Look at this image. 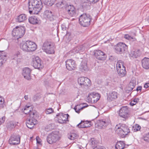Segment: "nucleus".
<instances>
[{"instance_id": "49", "label": "nucleus", "mask_w": 149, "mask_h": 149, "mask_svg": "<svg viewBox=\"0 0 149 149\" xmlns=\"http://www.w3.org/2000/svg\"><path fill=\"white\" fill-rule=\"evenodd\" d=\"M93 149H106V148L103 146H97L94 147Z\"/></svg>"}, {"instance_id": "26", "label": "nucleus", "mask_w": 149, "mask_h": 149, "mask_svg": "<svg viewBox=\"0 0 149 149\" xmlns=\"http://www.w3.org/2000/svg\"><path fill=\"white\" fill-rule=\"evenodd\" d=\"M6 55L4 52H0V68L1 67L3 64L6 61Z\"/></svg>"}, {"instance_id": "34", "label": "nucleus", "mask_w": 149, "mask_h": 149, "mask_svg": "<svg viewBox=\"0 0 149 149\" xmlns=\"http://www.w3.org/2000/svg\"><path fill=\"white\" fill-rule=\"evenodd\" d=\"M27 19V16L25 14H22L19 15L17 17L18 21L19 22H24Z\"/></svg>"}, {"instance_id": "42", "label": "nucleus", "mask_w": 149, "mask_h": 149, "mask_svg": "<svg viewBox=\"0 0 149 149\" xmlns=\"http://www.w3.org/2000/svg\"><path fill=\"white\" fill-rule=\"evenodd\" d=\"M45 111L46 113L48 114H51L54 112V110L51 108L46 109Z\"/></svg>"}, {"instance_id": "3", "label": "nucleus", "mask_w": 149, "mask_h": 149, "mask_svg": "<svg viewBox=\"0 0 149 149\" xmlns=\"http://www.w3.org/2000/svg\"><path fill=\"white\" fill-rule=\"evenodd\" d=\"M115 129L116 133L122 137H125L130 132L128 126L125 124H119L116 125Z\"/></svg>"}, {"instance_id": "23", "label": "nucleus", "mask_w": 149, "mask_h": 149, "mask_svg": "<svg viewBox=\"0 0 149 149\" xmlns=\"http://www.w3.org/2000/svg\"><path fill=\"white\" fill-rule=\"evenodd\" d=\"M53 15L51 11L49 10H45L44 13V17L45 18L50 21L53 20Z\"/></svg>"}, {"instance_id": "21", "label": "nucleus", "mask_w": 149, "mask_h": 149, "mask_svg": "<svg viewBox=\"0 0 149 149\" xmlns=\"http://www.w3.org/2000/svg\"><path fill=\"white\" fill-rule=\"evenodd\" d=\"M91 122L81 121L80 123L77 125V126L79 128H84L89 127L91 126Z\"/></svg>"}, {"instance_id": "57", "label": "nucleus", "mask_w": 149, "mask_h": 149, "mask_svg": "<svg viewBox=\"0 0 149 149\" xmlns=\"http://www.w3.org/2000/svg\"><path fill=\"white\" fill-rule=\"evenodd\" d=\"M148 21H149V17H148Z\"/></svg>"}, {"instance_id": "31", "label": "nucleus", "mask_w": 149, "mask_h": 149, "mask_svg": "<svg viewBox=\"0 0 149 149\" xmlns=\"http://www.w3.org/2000/svg\"><path fill=\"white\" fill-rule=\"evenodd\" d=\"M141 54V52L140 50H136L131 52L130 55L133 58H136L140 56Z\"/></svg>"}, {"instance_id": "52", "label": "nucleus", "mask_w": 149, "mask_h": 149, "mask_svg": "<svg viewBox=\"0 0 149 149\" xmlns=\"http://www.w3.org/2000/svg\"><path fill=\"white\" fill-rule=\"evenodd\" d=\"M142 89V87L141 86H139L137 87L136 90L137 91H141Z\"/></svg>"}, {"instance_id": "16", "label": "nucleus", "mask_w": 149, "mask_h": 149, "mask_svg": "<svg viewBox=\"0 0 149 149\" xmlns=\"http://www.w3.org/2000/svg\"><path fill=\"white\" fill-rule=\"evenodd\" d=\"M94 55L96 58L101 60H104L106 55L104 53L100 50H96L94 52Z\"/></svg>"}, {"instance_id": "54", "label": "nucleus", "mask_w": 149, "mask_h": 149, "mask_svg": "<svg viewBox=\"0 0 149 149\" xmlns=\"http://www.w3.org/2000/svg\"><path fill=\"white\" fill-rule=\"evenodd\" d=\"M75 107H77V108L79 110H82L83 109V108H84V107H80V105H77L75 106Z\"/></svg>"}, {"instance_id": "38", "label": "nucleus", "mask_w": 149, "mask_h": 149, "mask_svg": "<svg viewBox=\"0 0 149 149\" xmlns=\"http://www.w3.org/2000/svg\"><path fill=\"white\" fill-rule=\"evenodd\" d=\"M141 126L138 124L135 125L133 127L132 130L134 132H136L140 130Z\"/></svg>"}, {"instance_id": "24", "label": "nucleus", "mask_w": 149, "mask_h": 149, "mask_svg": "<svg viewBox=\"0 0 149 149\" xmlns=\"http://www.w3.org/2000/svg\"><path fill=\"white\" fill-rule=\"evenodd\" d=\"M79 70L82 72H86L88 71V68L86 62L82 61L79 68Z\"/></svg>"}, {"instance_id": "11", "label": "nucleus", "mask_w": 149, "mask_h": 149, "mask_svg": "<svg viewBox=\"0 0 149 149\" xmlns=\"http://www.w3.org/2000/svg\"><path fill=\"white\" fill-rule=\"evenodd\" d=\"M115 52L119 54L124 53L127 49L126 44L123 42H119L114 46Z\"/></svg>"}, {"instance_id": "1", "label": "nucleus", "mask_w": 149, "mask_h": 149, "mask_svg": "<svg viewBox=\"0 0 149 149\" xmlns=\"http://www.w3.org/2000/svg\"><path fill=\"white\" fill-rule=\"evenodd\" d=\"M29 9L31 14H38L41 10L42 3L41 0H29Z\"/></svg>"}, {"instance_id": "18", "label": "nucleus", "mask_w": 149, "mask_h": 149, "mask_svg": "<svg viewBox=\"0 0 149 149\" xmlns=\"http://www.w3.org/2000/svg\"><path fill=\"white\" fill-rule=\"evenodd\" d=\"M58 116V122L60 123H66L68 121V118L69 115L68 114H63L62 113L56 115Z\"/></svg>"}, {"instance_id": "50", "label": "nucleus", "mask_w": 149, "mask_h": 149, "mask_svg": "<svg viewBox=\"0 0 149 149\" xmlns=\"http://www.w3.org/2000/svg\"><path fill=\"white\" fill-rule=\"evenodd\" d=\"M36 140L37 143H38L40 144L41 143V141H40V139L39 137H36Z\"/></svg>"}, {"instance_id": "39", "label": "nucleus", "mask_w": 149, "mask_h": 149, "mask_svg": "<svg viewBox=\"0 0 149 149\" xmlns=\"http://www.w3.org/2000/svg\"><path fill=\"white\" fill-rule=\"evenodd\" d=\"M139 99L138 98H136L132 100L130 102V105L133 106L139 102Z\"/></svg>"}, {"instance_id": "27", "label": "nucleus", "mask_w": 149, "mask_h": 149, "mask_svg": "<svg viewBox=\"0 0 149 149\" xmlns=\"http://www.w3.org/2000/svg\"><path fill=\"white\" fill-rule=\"evenodd\" d=\"M22 58V56L21 52L18 51L16 52L13 56V59L17 61H19Z\"/></svg>"}, {"instance_id": "4", "label": "nucleus", "mask_w": 149, "mask_h": 149, "mask_svg": "<svg viewBox=\"0 0 149 149\" xmlns=\"http://www.w3.org/2000/svg\"><path fill=\"white\" fill-rule=\"evenodd\" d=\"M25 32L24 27L21 26H16L12 31V35L13 36L17 39L22 38Z\"/></svg>"}, {"instance_id": "36", "label": "nucleus", "mask_w": 149, "mask_h": 149, "mask_svg": "<svg viewBox=\"0 0 149 149\" xmlns=\"http://www.w3.org/2000/svg\"><path fill=\"white\" fill-rule=\"evenodd\" d=\"M68 138L70 140H74L78 137V135L76 133H71L68 134Z\"/></svg>"}, {"instance_id": "51", "label": "nucleus", "mask_w": 149, "mask_h": 149, "mask_svg": "<svg viewBox=\"0 0 149 149\" xmlns=\"http://www.w3.org/2000/svg\"><path fill=\"white\" fill-rule=\"evenodd\" d=\"M77 107L75 106L74 108V109L76 112L79 113L80 112V110H79L77 108Z\"/></svg>"}, {"instance_id": "44", "label": "nucleus", "mask_w": 149, "mask_h": 149, "mask_svg": "<svg viewBox=\"0 0 149 149\" xmlns=\"http://www.w3.org/2000/svg\"><path fill=\"white\" fill-rule=\"evenodd\" d=\"M47 49L49 51H50V52L51 53H47V54H52L54 53V51L52 47H47Z\"/></svg>"}, {"instance_id": "17", "label": "nucleus", "mask_w": 149, "mask_h": 149, "mask_svg": "<svg viewBox=\"0 0 149 149\" xmlns=\"http://www.w3.org/2000/svg\"><path fill=\"white\" fill-rule=\"evenodd\" d=\"M20 142V137L19 135L12 136L9 140V143L10 144L13 145L19 144Z\"/></svg>"}, {"instance_id": "55", "label": "nucleus", "mask_w": 149, "mask_h": 149, "mask_svg": "<svg viewBox=\"0 0 149 149\" xmlns=\"http://www.w3.org/2000/svg\"><path fill=\"white\" fill-rule=\"evenodd\" d=\"M149 87V83H147L145 84L144 87L146 88H147Z\"/></svg>"}, {"instance_id": "30", "label": "nucleus", "mask_w": 149, "mask_h": 149, "mask_svg": "<svg viewBox=\"0 0 149 149\" xmlns=\"http://www.w3.org/2000/svg\"><path fill=\"white\" fill-rule=\"evenodd\" d=\"M84 49V48L82 45L77 46L73 49L70 52H72L76 54L80 51H83Z\"/></svg>"}, {"instance_id": "43", "label": "nucleus", "mask_w": 149, "mask_h": 149, "mask_svg": "<svg viewBox=\"0 0 149 149\" xmlns=\"http://www.w3.org/2000/svg\"><path fill=\"white\" fill-rule=\"evenodd\" d=\"M96 141L94 138L91 139L89 141L90 143L92 146H94L95 144Z\"/></svg>"}, {"instance_id": "13", "label": "nucleus", "mask_w": 149, "mask_h": 149, "mask_svg": "<svg viewBox=\"0 0 149 149\" xmlns=\"http://www.w3.org/2000/svg\"><path fill=\"white\" fill-rule=\"evenodd\" d=\"M66 66L69 70H74L76 67L75 61L72 59H68L65 61Z\"/></svg>"}, {"instance_id": "45", "label": "nucleus", "mask_w": 149, "mask_h": 149, "mask_svg": "<svg viewBox=\"0 0 149 149\" xmlns=\"http://www.w3.org/2000/svg\"><path fill=\"white\" fill-rule=\"evenodd\" d=\"M47 49L49 51H50V52L51 53H47V54H52L54 53V51L52 47H47Z\"/></svg>"}, {"instance_id": "28", "label": "nucleus", "mask_w": 149, "mask_h": 149, "mask_svg": "<svg viewBox=\"0 0 149 149\" xmlns=\"http://www.w3.org/2000/svg\"><path fill=\"white\" fill-rule=\"evenodd\" d=\"M29 22L33 24H38L39 21L37 17L35 16H31L29 17L28 19Z\"/></svg>"}, {"instance_id": "9", "label": "nucleus", "mask_w": 149, "mask_h": 149, "mask_svg": "<svg viewBox=\"0 0 149 149\" xmlns=\"http://www.w3.org/2000/svg\"><path fill=\"white\" fill-rule=\"evenodd\" d=\"M32 63L33 66L35 68L38 69H42L44 67L42 62L40 58L38 56H33Z\"/></svg>"}, {"instance_id": "35", "label": "nucleus", "mask_w": 149, "mask_h": 149, "mask_svg": "<svg viewBox=\"0 0 149 149\" xmlns=\"http://www.w3.org/2000/svg\"><path fill=\"white\" fill-rule=\"evenodd\" d=\"M135 86V84L132 81H130L127 87V90L129 91H132Z\"/></svg>"}, {"instance_id": "32", "label": "nucleus", "mask_w": 149, "mask_h": 149, "mask_svg": "<svg viewBox=\"0 0 149 149\" xmlns=\"http://www.w3.org/2000/svg\"><path fill=\"white\" fill-rule=\"evenodd\" d=\"M125 146V144L123 141H120L116 143L115 146L116 149H123Z\"/></svg>"}, {"instance_id": "29", "label": "nucleus", "mask_w": 149, "mask_h": 149, "mask_svg": "<svg viewBox=\"0 0 149 149\" xmlns=\"http://www.w3.org/2000/svg\"><path fill=\"white\" fill-rule=\"evenodd\" d=\"M51 47V43L50 42L46 41L44 43L42 46V49L46 53H50V51H49L47 49V47Z\"/></svg>"}, {"instance_id": "7", "label": "nucleus", "mask_w": 149, "mask_h": 149, "mask_svg": "<svg viewBox=\"0 0 149 149\" xmlns=\"http://www.w3.org/2000/svg\"><path fill=\"white\" fill-rule=\"evenodd\" d=\"M116 70L118 75L120 77H124L126 74L125 68L124 66V63L121 60L118 61L116 64Z\"/></svg>"}, {"instance_id": "8", "label": "nucleus", "mask_w": 149, "mask_h": 149, "mask_svg": "<svg viewBox=\"0 0 149 149\" xmlns=\"http://www.w3.org/2000/svg\"><path fill=\"white\" fill-rule=\"evenodd\" d=\"M36 116V114L35 112H32L30 114V118L26 121V125L28 128L31 129L37 124V120L35 118Z\"/></svg>"}, {"instance_id": "6", "label": "nucleus", "mask_w": 149, "mask_h": 149, "mask_svg": "<svg viewBox=\"0 0 149 149\" xmlns=\"http://www.w3.org/2000/svg\"><path fill=\"white\" fill-rule=\"evenodd\" d=\"M91 17L88 14H83L80 16L79 20L80 24L84 26H87L90 24Z\"/></svg>"}, {"instance_id": "19", "label": "nucleus", "mask_w": 149, "mask_h": 149, "mask_svg": "<svg viewBox=\"0 0 149 149\" xmlns=\"http://www.w3.org/2000/svg\"><path fill=\"white\" fill-rule=\"evenodd\" d=\"M129 111L127 107H123L119 110V115L120 117L126 118L128 116Z\"/></svg>"}, {"instance_id": "56", "label": "nucleus", "mask_w": 149, "mask_h": 149, "mask_svg": "<svg viewBox=\"0 0 149 149\" xmlns=\"http://www.w3.org/2000/svg\"><path fill=\"white\" fill-rule=\"evenodd\" d=\"M25 99L26 100H27L29 99V97L28 95H25L24 96Z\"/></svg>"}, {"instance_id": "22", "label": "nucleus", "mask_w": 149, "mask_h": 149, "mask_svg": "<svg viewBox=\"0 0 149 149\" xmlns=\"http://www.w3.org/2000/svg\"><path fill=\"white\" fill-rule=\"evenodd\" d=\"M141 64L142 67L144 69H149V58H145L141 61Z\"/></svg>"}, {"instance_id": "40", "label": "nucleus", "mask_w": 149, "mask_h": 149, "mask_svg": "<svg viewBox=\"0 0 149 149\" xmlns=\"http://www.w3.org/2000/svg\"><path fill=\"white\" fill-rule=\"evenodd\" d=\"M5 105L4 98L0 96V107L3 108Z\"/></svg>"}, {"instance_id": "2", "label": "nucleus", "mask_w": 149, "mask_h": 149, "mask_svg": "<svg viewBox=\"0 0 149 149\" xmlns=\"http://www.w3.org/2000/svg\"><path fill=\"white\" fill-rule=\"evenodd\" d=\"M20 48L23 51L26 52H31L35 51L37 48V46L34 42L27 41L23 42L20 45Z\"/></svg>"}, {"instance_id": "53", "label": "nucleus", "mask_w": 149, "mask_h": 149, "mask_svg": "<svg viewBox=\"0 0 149 149\" xmlns=\"http://www.w3.org/2000/svg\"><path fill=\"white\" fill-rule=\"evenodd\" d=\"M130 40L132 42H135L136 41V39L135 38L132 37Z\"/></svg>"}, {"instance_id": "25", "label": "nucleus", "mask_w": 149, "mask_h": 149, "mask_svg": "<svg viewBox=\"0 0 149 149\" xmlns=\"http://www.w3.org/2000/svg\"><path fill=\"white\" fill-rule=\"evenodd\" d=\"M117 93L115 91L109 93L108 96V100L109 101H111L117 98Z\"/></svg>"}, {"instance_id": "20", "label": "nucleus", "mask_w": 149, "mask_h": 149, "mask_svg": "<svg viewBox=\"0 0 149 149\" xmlns=\"http://www.w3.org/2000/svg\"><path fill=\"white\" fill-rule=\"evenodd\" d=\"M31 71L28 68H25L23 69L22 75L25 79L29 80L31 79Z\"/></svg>"}, {"instance_id": "12", "label": "nucleus", "mask_w": 149, "mask_h": 149, "mask_svg": "<svg viewBox=\"0 0 149 149\" xmlns=\"http://www.w3.org/2000/svg\"><path fill=\"white\" fill-rule=\"evenodd\" d=\"M78 83L81 86H87L91 84V80L87 77H81L78 79Z\"/></svg>"}, {"instance_id": "48", "label": "nucleus", "mask_w": 149, "mask_h": 149, "mask_svg": "<svg viewBox=\"0 0 149 149\" xmlns=\"http://www.w3.org/2000/svg\"><path fill=\"white\" fill-rule=\"evenodd\" d=\"M61 28L63 31L66 30L67 29V27L66 26L65 24H63L61 25Z\"/></svg>"}, {"instance_id": "15", "label": "nucleus", "mask_w": 149, "mask_h": 149, "mask_svg": "<svg viewBox=\"0 0 149 149\" xmlns=\"http://www.w3.org/2000/svg\"><path fill=\"white\" fill-rule=\"evenodd\" d=\"M65 8L66 11L70 16L73 17L76 15V10L73 5H67Z\"/></svg>"}, {"instance_id": "58", "label": "nucleus", "mask_w": 149, "mask_h": 149, "mask_svg": "<svg viewBox=\"0 0 149 149\" xmlns=\"http://www.w3.org/2000/svg\"><path fill=\"white\" fill-rule=\"evenodd\" d=\"M32 137H31L30 138V139H32Z\"/></svg>"}, {"instance_id": "33", "label": "nucleus", "mask_w": 149, "mask_h": 149, "mask_svg": "<svg viewBox=\"0 0 149 149\" xmlns=\"http://www.w3.org/2000/svg\"><path fill=\"white\" fill-rule=\"evenodd\" d=\"M34 112L32 110V107L30 106H26L24 109V112L25 114H28L30 116V114L31 112Z\"/></svg>"}, {"instance_id": "5", "label": "nucleus", "mask_w": 149, "mask_h": 149, "mask_svg": "<svg viewBox=\"0 0 149 149\" xmlns=\"http://www.w3.org/2000/svg\"><path fill=\"white\" fill-rule=\"evenodd\" d=\"M61 138L60 135L57 131L52 132L49 134L47 138V142L50 144H52L59 141Z\"/></svg>"}, {"instance_id": "14", "label": "nucleus", "mask_w": 149, "mask_h": 149, "mask_svg": "<svg viewBox=\"0 0 149 149\" xmlns=\"http://www.w3.org/2000/svg\"><path fill=\"white\" fill-rule=\"evenodd\" d=\"M100 97V95L99 94L95 92H93L89 95L88 98H91L90 102L95 103L99 100Z\"/></svg>"}, {"instance_id": "37", "label": "nucleus", "mask_w": 149, "mask_h": 149, "mask_svg": "<svg viewBox=\"0 0 149 149\" xmlns=\"http://www.w3.org/2000/svg\"><path fill=\"white\" fill-rule=\"evenodd\" d=\"M15 124L14 123L11 121L9 123H7V126L8 129L11 130L15 127Z\"/></svg>"}, {"instance_id": "47", "label": "nucleus", "mask_w": 149, "mask_h": 149, "mask_svg": "<svg viewBox=\"0 0 149 149\" xmlns=\"http://www.w3.org/2000/svg\"><path fill=\"white\" fill-rule=\"evenodd\" d=\"M124 37L125 38L130 40L132 37L128 34H125Z\"/></svg>"}, {"instance_id": "10", "label": "nucleus", "mask_w": 149, "mask_h": 149, "mask_svg": "<svg viewBox=\"0 0 149 149\" xmlns=\"http://www.w3.org/2000/svg\"><path fill=\"white\" fill-rule=\"evenodd\" d=\"M110 122V120L109 118L101 119L98 121L95 125L96 126L100 129L104 128L109 124Z\"/></svg>"}, {"instance_id": "41", "label": "nucleus", "mask_w": 149, "mask_h": 149, "mask_svg": "<svg viewBox=\"0 0 149 149\" xmlns=\"http://www.w3.org/2000/svg\"><path fill=\"white\" fill-rule=\"evenodd\" d=\"M143 139L145 141L147 142H149V132L144 135Z\"/></svg>"}, {"instance_id": "46", "label": "nucleus", "mask_w": 149, "mask_h": 149, "mask_svg": "<svg viewBox=\"0 0 149 149\" xmlns=\"http://www.w3.org/2000/svg\"><path fill=\"white\" fill-rule=\"evenodd\" d=\"M5 120V116H3L0 119V125L4 123Z\"/></svg>"}]
</instances>
